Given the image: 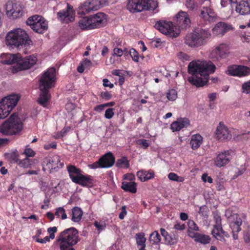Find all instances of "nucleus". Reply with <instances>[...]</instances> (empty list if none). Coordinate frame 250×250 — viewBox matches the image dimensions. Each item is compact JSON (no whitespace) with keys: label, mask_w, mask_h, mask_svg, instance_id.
<instances>
[{"label":"nucleus","mask_w":250,"mask_h":250,"mask_svg":"<svg viewBox=\"0 0 250 250\" xmlns=\"http://www.w3.org/2000/svg\"><path fill=\"white\" fill-rule=\"evenodd\" d=\"M103 85L105 87H109L110 88H112L113 87L114 85L113 83H110L109 80L107 79H104L103 80Z\"/></svg>","instance_id":"nucleus-64"},{"label":"nucleus","mask_w":250,"mask_h":250,"mask_svg":"<svg viewBox=\"0 0 250 250\" xmlns=\"http://www.w3.org/2000/svg\"><path fill=\"white\" fill-rule=\"evenodd\" d=\"M235 0H221V4L223 7H226L229 4H234Z\"/></svg>","instance_id":"nucleus-60"},{"label":"nucleus","mask_w":250,"mask_h":250,"mask_svg":"<svg viewBox=\"0 0 250 250\" xmlns=\"http://www.w3.org/2000/svg\"><path fill=\"white\" fill-rule=\"evenodd\" d=\"M200 17L209 22L216 19L217 15L212 8L210 0L206 1L205 5L201 7Z\"/></svg>","instance_id":"nucleus-11"},{"label":"nucleus","mask_w":250,"mask_h":250,"mask_svg":"<svg viewBox=\"0 0 250 250\" xmlns=\"http://www.w3.org/2000/svg\"><path fill=\"white\" fill-rule=\"evenodd\" d=\"M189 124V122L187 118L180 119L171 124V129L173 131H178L182 128L188 126Z\"/></svg>","instance_id":"nucleus-25"},{"label":"nucleus","mask_w":250,"mask_h":250,"mask_svg":"<svg viewBox=\"0 0 250 250\" xmlns=\"http://www.w3.org/2000/svg\"><path fill=\"white\" fill-rule=\"evenodd\" d=\"M210 34L208 30L197 29L193 32L187 35L185 38V42L191 47H197L204 44Z\"/></svg>","instance_id":"nucleus-7"},{"label":"nucleus","mask_w":250,"mask_h":250,"mask_svg":"<svg viewBox=\"0 0 250 250\" xmlns=\"http://www.w3.org/2000/svg\"><path fill=\"white\" fill-rule=\"evenodd\" d=\"M208 207L204 205L200 208L198 212L201 215L203 216H208Z\"/></svg>","instance_id":"nucleus-52"},{"label":"nucleus","mask_w":250,"mask_h":250,"mask_svg":"<svg viewBox=\"0 0 250 250\" xmlns=\"http://www.w3.org/2000/svg\"><path fill=\"white\" fill-rule=\"evenodd\" d=\"M6 43L13 47L20 48L31 45L32 42L25 30L18 28L7 33Z\"/></svg>","instance_id":"nucleus-5"},{"label":"nucleus","mask_w":250,"mask_h":250,"mask_svg":"<svg viewBox=\"0 0 250 250\" xmlns=\"http://www.w3.org/2000/svg\"><path fill=\"white\" fill-rule=\"evenodd\" d=\"M23 153L27 157H33L35 155V152L30 148H26Z\"/></svg>","instance_id":"nucleus-57"},{"label":"nucleus","mask_w":250,"mask_h":250,"mask_svg":"<svg viewBox=\"0 0 250 250\" xmlns=\"http://www.w3.org/2000/svg\"><path fill=\"white\" fill-rule=\"evenodd\" d=\"M214 229L211 231V234L217 240H222L224 239V236H227L226 232L223 230L222 226H214Z\"/></svg>","instance_id":"nucleus-28"},{"label":"nucleus","mask_w":250,"mask_h":250,"mask_svg":"<svg viewBox=\"0 0 250 250\" xmlns=\"http://www.w3.org/2000/svg\"><path fill=\"white\" fill-rule=\"evenodd\" d=\"M128 53L132 58L133 61L136 62H138L139 61L138 53L135 49L131 48L128 51Z\"/></svg>","instance_id":"nucleus-49"},{"label":"nucleus","mask_w":250,"mask_h":250,"mask_svg":"<svg viewBox=\"0 0 250 250\" xmlns=\"http://www.w3.org/2000/svg\"><path fill=\"white\" fill-rule=\"evenodd\" d=\"M75 12L73 6L69 3H67L65 9L60 11L57 13L58 18L62 22L68 23L75 20Z\"/></svg>","instance_id":"nucleus-13"},{"label":"nucleus","mask_w":250,"mask_h":250,"mask_svg":"<svg viewBox=\"0 0 250 250\" xmlns=\"http://www.w3.org/2000/svg\"><path fill=\"white\" fill-rule=\"evenodd\" d=\"M228 74L231 76L242 77L250 74V68L243 65H232L228 67Z\"/></svg>","instance_id":"nucleus-14"},{"label":"nucleus","mask_w":250,"mask_h":250,"mask_svg":"<svg viewBox=\"0 0 250 250\" xmlns=\"http://www.w3.org/2000/svg\"><path fill=\"white\" fill-rule=\"evenodd\" d=\"M5 9L9 18L17 19L22 15V8L19 3L8 1L5 5Z\"/></svg>","instance_id":"nucleus-12"},{"label":"nucleus","mask_w":250,"mask_h":250,"mask_svg":"<svg viewBox=\"0 0 250 250\" xmlns=\"http://www.w3.org/2000/svg\"><path fill=\"white\" fill-rule=\"evenodd\" d=\"M56 80V70L53 67L49 68L45 71L40 80L39 88L41 91L38 102L45 107L50 98L49 89L53 87Z\"/></svg>","instance_id":"nucleus-3"},{"label":"nucleus","mask_w":250,"mask_h":250,"mask_svg":"<svg viewBox=\"0 0 250 250\" xmlns=\"http://www.w3.org/2000/svg\"><path fill=\"white\" fill-rule=\"evenodd\" d=\"M90 17H84L79 21V26L81 29L83 30L84 29H91V22L90 21Z\"/></svg>","instance_id":"nucleus-36"},{"label":"nucleus","mask_w":250,"mask_h":250,"mask_svg":"<svg viewBox=\"0 0 250 250\" xmlns=\"http://www.w3.org/2000/svg\"><path fill=\"white\" fill-rule=\"evenodd\" d=\"M229 53V46L225 43H222L215 46L211 51L209 58L213 61L226 58Z\"/></svg>","instance_id":"nucleus-10"},{"label":"nucleus","mask_w":250,"mask_h":250,"mask_svg":"<svg viewBox=\"0 0 250 250\" xmlns=\"http://www.w3.org/2000/svg\"><path fill=\"white\" fill-rule=\"evenodd\" d=\"M6 159H7L10 163H18V152L15 150L11 153H6L5 155Z\"/></svg>","instance_id":"nucleus-39"},{"label":"nucleus","mask_w":250,"mask_h":250,"mask_svg":"<svg viewBox=\"0 0 250 250\" xmlns=\"http://www.w3.org/2000/svg\"><path fill=\"white\" fill-rule=\"evenodd\" d=\"M210 241V238L209 236L199 233L195 241L203 244H207L209 243Z\"/></svg>","instance_id":"nucleus-41"},{"label":"nucleus","mask_w":250,"mask_h":250,"mask_svg":"<svg viewBox=\"0 0 250 250\" xmlns=\"http://www.w3.org/2000/svg\"><path fill=\"white\" fill-rule=\"evenodd\" d=\"M190 26V21L188 14L185 12H179L176 15V26L170 21H160L155 24V27L162 33L171 38L179 36L180 29L186 30Z\"/></svg>","instance_id":"nucleus-2"},{"label":"nucleus","mask_w":250,"mask_h":250,"mask_svg":"<svg viewBox=\"0 0 250 250\" xmlns=\"http://www.w3.org/2000/svg\"><path fill=\"white\" fill-rule=\"evenodd\" d=\"M202 142V137L200 134H197L191 136L190 144L192 149L195 150L200 147Z\"/></svg>","instance_id":"nucleus-29"},{"label":"nucleus","mask_w":250,"mask_h":250,"mask_svg":"<svg viewBox=\"0 0 250 250\" xmlns=\"http://www.w3.org/2000/svg\"><path fill=\"white\" fill-rule=\"evenodd\" d=\"M216 137L219 140L223 141L230 139L231 135L228 127L220 123L216 130Z\"/></svg>","instance_id":"nucleus-19"},{"label":"nucleus","mask_w":250,"mask_h":250,"mask_svg":"<svg viewBox=\"0 0 250 250\" xmlns=\"http://www.w3.org/2000/svg\"><path fill=\"white\" fill-rule=\"evenodd\" d=\"M91 28L94 29L100 28L105 25L106 19L105 14L103 13H98L92 16H90Z\"/></svg>","instance_id":"nucleus-15"},{"label":"nucleus","mask_w":250,"mask_h":250,"mask_svg":"<svg viewBox=\"0 0 250 250\" xmlns=\"http://www.w3.org/2000/svg\"><path fill=\"white\" fill-rule=\"evenodd\" d=\"M57 231V228L56 227H53L52 228H49L47 229V232L49 233V237L51 239H54L55 238V234L54 233L56 232Z\"/></svg>","instance_id":"nucleus-54"},{"label":"nucleus","mask_w":250,"mask_h":250,"mask_svg":"<svg viewBox=\"0 0 250 250\" xmlns=\"http://www.w3.org/2000/svg\"><path fill=\"white\" fill-rule=\"evenodd\" d=\"M215 69V65L209 61H192L188 65V72L192 75L188 81L198 87L203 86L208 83L209 75L213 73Z\"/></svg>","instance_id":"nucleus-1"},{"label":"nucleus","mask_w":250,"mask_h":250,"mask_svg":"<svg viewBox=\"0 0 250 250\" xmlns=\"http://www.w3.org/2000/svg\"><path fill=\"white\" fill-rule=\"evenodd\" d=\"M136 186V183L134 182H123L121 188L125 191L135 193L137 191Z\"/></svg>","instance_id":"nucleus-31"},{"label":"nucleus","mask_w":250,"mask_h":250,"mask_svg":"<svg viewBox=\"0 0 250 250\" xmlns=\"http://www.w3.org/2000/svg\"><path fill=\"white\" fill-rule=\"evenodd\" d=\"M22 129V124L16 113H13L0 126V132L4 135L18 134Z\"/></svg>","instance_id":"nucleus-6"},{"label":"nucleus","mask_w":250,"mask_h":250,"mask_svg":"<svg viewBox=\"0 0 250 250\" xmlns=\"http://www.w3.org/2000/svg\"><path fill=\"white\" fill-rule=\"evenodd\" d=\"M37 61V59L34 56H30L24 59L21 56L18 62V68L20 70L29 69L36 63Z\"/></svg>","instance_id":"nucleus-18"},{"label":"nucleus","mask_w":250,"mask_h":250,"mask_svg":"<svg viewBox=\"0 0 250 250\" xmlns=\"http://www.w3.org/2000/svg\"><path fill=\"white\" fill-rule=\"evenodd\" d=\"M90 63V61L87 59H85L83 62V63L82 66H79L77 68V71L80 73H83L84 71V68L83 67V65H86L87 64Z\"/></svg>","instance_id":"nucleus-62"},{"label":"nucleus","mask_w":250,"mask_h":250,"mask_svg":"<svg viewBox=\"0 0 250 250\" xmlns=\"http://www.w3.org/2000/svg\"><path fill=\"white\" fill-rule=\"evenodd\" d=\"M42 19V16L39 15H34L30 17L26 21V23L33 29L35 24H37L40 20Z\"/></svg>","instance_id":"nucleus-38"},{"label":"nucleus","mask_w":250,"mask_h":250,"mask_svg":"<svg viewBox=\"0 0 250 250\" xmlns=\"http://www.w3.org/2000/svg\"><path fill=\"white\" fill-rule=\"evenodd\" d=\"M123 54V50L119 48H115L113 49V56L110 59V62L111 63H114V61L112 60L113 57L116 56L117 57H121Z\"/></svg>","instance_id":"nucleus-48"},{"label":"nucleus","mask_w":250,"mask_h":250,"mask_svg":"<svg viewBox=\"0 0 250 250\" xmlns=\"http://www.w3.org/2000/svg\"><path fill=\"white\" fill-rule=\"evenodd\" d=\"M160 231L161 235L164 237L165 239L166 243L169 245L174 244V242L173 241V239L164 229L161 228L160 229Z\"/></svg>","instance_id":"nucleus-42"},{"label":"nucleus","mask_w":250,"mask_h":250,"mask_svg":"<svg viewBox=\"0 0 250 250\" xmlns=\"http://www.w3.org/2000/svg\"><path fill=\"white\" fill-rule=\"evenodd\" d=\"M34 160L26 158L21 161L19 165L20 167L23 168H28L31 167V166L34 164Z\"/></svg>","instance_id":"nucleus-43"},{"label":"nucleus","mask_w":250,"mask_h":250,"mask_svg":"<svg viewBox=\"0 0 250 250\" xmlns=\"http://www.w3.org/2000/svg\"><path fill=\"white\" fill-rule=\"evenodd\" d=\"M188 229L191 230L198 231L199 227L193 220H189L188 222Z\"/></svg>","instance_id":"nucleus-50"},{"label":"nucleus","mask_w":250,"mask_h":250,"mask_svg":"<svg viewBox=\"0 0 250 250\" xmlns=\"http://www.w3.org/2000/svg\"><path fill=\"white\" fill-rule=\"evenodd\" d=\"M232 29L231 25L224 22H219L212 29V32L216 36H222Z\"/></svg>","instance_id":"nucleus-21"},{"label":"nucleus","mask_w":250,"mask_h":250,"mask_svg":"<svg viewBox=\"0 0 250 250\" xmlns=\"http://www.w3.org/2000/svg\"><path fill=\"white\" fill-rule=\"evenodd\" d=\"M114 115L113 108H108L105 111L104 117L107 119H111Z\"/></svg>","instance_id":"nucleus-51"},{"label":"nucleus","mask_w":250,"mask_h":250,"mask_svg":"<svg viewBox=\"0 0 250 250\" xmlns=\"http://www.w3.org/2000/svg\"><path fill=\"white\" fill-rule=\"evenodd\" d=\"M55 215L58 217H61L62 219H65L67 218V215L65 209L62 207H59L56 209Z\"/></svg>","instance_id":"nucleus-45"},{"label":"nucleus","mask_w":250,"mask_h":250,"mask_svg":"<svg viewBox=\"0 0 250 250\" xmlns=\"http://www.w3.org/2000/svg\"><path fill=\"white\" fill-rule=\"evenodd\" d=\"M80 241L78 230L74 227L62 231L57 239L60 250H75L73 246L77 245Z\"/></svg>","instance_id":"nucleus-4"},{"label":"nucleus","mask_w":250,"mask_h":250,"mask_svg":"<svg viewBox=\"0 0 250 250\" xmlns=\"http://www.w3.org/2000/svg\"><path fill=\"white\" fill-rule=\"evenodd\" d=\"M100 167L106 168L112 167L115 163V158L110 152H107L99 159Z\"/></svg>","instance_id":"nucleus-22"},{"label":"nucleus","mask_w":250,"mask_h":250,"mask_svg":"<svg viewBox=\"0 0 250 250\" xmlns=\"http://www.w3.org/2000/svg\"><path fill=\"white\" fill-rule=\"evenodd\" d=\"M67 170L69 174L70 178L73 182V178H78L79 175L81 174V170L77 168L73 165H70L67 167Z\"/></svg>","instance_id":"nucleus-32"},{"label":"nucleus","mask_w":250,"mask_h":250,"mask_svg":"<svg viewBox=\"0 0 250 250\" xmlns=\"http://www.w3.org/2000/svg\"><path fill=\"white\" fill-rule=\"evenodd\" d=\"M167 97L170 101H173L175 100L177 98V91L173 89L168 90L167 94Z\"/></svg>","instance_id":"nucleus-47"},{"label":"nucleus","mask_w":250,"mask_h":250,"mask_svg":"<svg viewBox=\"0 0 250 250\" xmlns=\"http://www.w3.org/2000/svg\"><path fill=\"white\" fill-rule=\"evenodd\" d=\"M19 59H21V55L19 54H8V59L3 61V63L6 64L17 63V65H18Z\"/></svg>","instance_id":"nucleus-33"},{"label":"nucleus","mask_w":250,"mask_h":250,"mask_svg":"<svg viewBox=\"0 0 250 250\" xmlns=\"http://www.w3.org/2000/svg\"><path fill=\"white\" fill-rule=\"evenodd\" d=\"M11 110L5 105L2 102H0V119L5 118L9 114Z\"/></svg>","instance_id":"nucleus-37"},{"label":"nucleus","mask_w":250,"mask_h":250,"mask_svg":"<svg viewBox=\"0 0 250 250\" xmlns=\"http://www.w3.org/2000/svg\"><path fill=\"white\" fill-rule=\"evenodd\" d=\"M235 10L242 15H247L250 13V0H235Z\"/></svg>","instance_id":"nucleus-17"},{"label":"nucleus","mask_w":250,"mask_h":250,"mask_svg":"<svg viewBox=\"0 0 250 250\" xmlns=\"http://www.w3.org/2000/svg\"><path fill=\"white\" fill-rule=\"evenodd\" d=\"M139 143H138L139 145H142L144 148L146 149L147 148L148 146H149L150 143L149 141L145 140V139H142L139 141Z\"/></svg>","instance_id":"nucleus-58"},{"label":"nucleus","mask_w":250,"mask_h":250,"mask_svg":"<svg viewBox=\"0 0 250 250\" xmlns=\"http://www.w3.org/2000/svg\"><path fill=\"white\" fill-rule=\"evenodd\" d=\"M149 240L153 242V244H158L160 242V235L157 231H154L150 234Z\"/></svg>","instance_id":"nucleus-44"},{"label":"nucleus","mask_w":250,"mask_h":250,"mask_svg":"<svg viewBox=\"0 0 250 250\" xmlns=\"http://www.w3.org/2000/svg\"><path fill=\"white\" fill-rule=\"evenodd\" d=\"M231 151H225L218 154L214 160V165L218 167L227 165L231 159Z\"/></svg>","instance_id":"nucleus-16"},{"label":"nucleus","mask_w":250,"mask_h":250,"mask_svg":"<svg viewBox=\"0 0 250 250\" xmlns=\"http://www.w3.org/2000/svg\"><path fill=\"white\" fill-rule=\"evenodd\" d=\"M225 216L227 218L229 227L232 230L233 239H238L237 233L241 230L240 226L242 224V219L239 217L237 213H233L230 209L226 211Z\"/></svg>","instance_id":"nucleus-9"},{"label":"nucleus","mask_w":250,"mask_h":250,"mask_svg":"<svg viewBox=\"0 0 250 250\" xmlns=\"http://www.w3.org/2000/svg\"><path fill=\"white\" fill-rule=\"evenodd\" d=\"M186 5L188 8L192 10L195 8V2L194 0H186Z\"/></svg>","instance_id":"nucleus-56"},{"label":"nucleus","mask_w":250,"mask_h":250,"mask_svg":"<svg viewBox=\"0 0 250 250\" xmlns=\"http://www.w3.org/2000/svg\"><path fill=\"white\" fill-rule=\"evenodd\" d=\"M20 97L18 94H11L4 97L1 101L12 110L17 104Z\"/></svg>","instance_id":"nucleus-24"},{"label":"nucleus","mask_w":250,"mask_h":250,"mask_svg":"<svg viewBox=\"0 0 250 250\" xmlns=\"http://www.w3.org/2000/svg\"><path fill=\"white\" fill-rule=\"evenodd\" d=\"M168 178L169 180L179 182H183L184 178L183 177L179 176L175 173L170 172L168 174Z\"/></svg>","instance_id":"nucleus-46"},{"label":"nucleus","mask_w":250,"mask_h":250,"mask_svg":"<svg viewBox=\"0 0 250 250\" xmlns=\"http://www.w3.org/2000/svg\"><path fill=\"white\" fill-rule=\"evenodd\" d=\"M100 96L104 100L107 101L111 99L112 95L110 92L108 91H103L100 94Z\"/></svg>","instance_id":"nucleus-53"},{"label":"nucleus","mask_w":250,"mask_h":250,"mask_svg":"<svg viewBox=\"0 0 250 250\" xmlns=\"http://www.w3.org/2000/svg\"><path fill=\"white\" fill-rule=\"evenodd\" d=\"M202 179L204 182H208L209 183H212V179L210 176H208L206 173L203 174L202 176Z\"/></svg>","instance_id":"nucleus-63"},{"label":"nucleus","mask_w":250,"mask_h":250,"mask_svg":"<svg viewBox=\"0 0 250 250\" xmlns=\"http://www.w3.org/2000/svg\"><path fill=\"white\" fill-rule=\"evenodd\" d=\"M83 212L82 209L78 207H75L72 209L71 220L74 222H79L82 219Z\"/></svg>","instance_id":"nucleus-30"},{"label":"nucleus","mask_w":250,"mask_h":250,"mask_svg":"<svg viewBox=\"0 0 250 250\" xmlns=\"http://www.w3.org/2000/svg\"><path fill=\"white\" fill-rule=\"evenodd\" d=\"M43 162L46 163L48 168L51 169L62 168L63 167V164L61 163L60 158L57 155L50 156L45 158Z\"/></svg>","instance_id":"nucleus-20"},{"label":"nucleus","mask_w":250,"mask_h":250,"mask_svg":"<svg viewBox=\"0 0 250 250\" xmlns=\"http://www.w3.org/2000/svg\"><path fill=\"white\" fill-rule=\"evenodd\" d=\"M158 6L156 0H128L127 9L132 13L155 10Z\"/></svg>","instance_id":"nucleus-8"},{"label":"nucleus","mask_w":250,"mask_h":250,"mask_svg":"<svg viewBox=\"0 0 250 250\" xmlns=\"http://www.w3.org/2000/svg\"><path fill=\"white\" fill-rule=\"evenodd\" d=\"M177 57L179 59L182 60V61L188 60L189 59V57L183 52H179L177 54Z\"/></svg>","instance_id":"nucleus-59"},{"label":"nucleus","mask_w":250,"mask_h":250,"mask_svg":"<svg viewBox=\"0 0 250 250\" xmlns=\"http://www.w3.org/2000/svg\"><path fill=\"white\" fill-rule=\"evenodd\" d=\"M93 11L90 4L87 0L79 6L78 13L79 14L85 15Z\"/></svg>","instance_id":"nucleus-35"},{"label":"nucleus","mask_w":250,"mask_h":250,"mask_svg":"<svg viewBox=\"0 0 250 250\" xmlns=\"http://www.w3.org/2000/svg\"><path fill=\"white\" fill-rule=\"evenodd\" d=\"M47 21L42 17V19L37 24H35L32 29L37 33L42 34L47 30Z\"/></svg>","instance_id":"nucleus-26"},{"label":"nucleus","mask_w":250,"mask_h":250,"mask_svg":"<svg viewBox=\"0 0 250 250\" xmlns=\"http://www.w3.org/2000/svg\"><path fill=\"white\" fill-rule=\"evenodd\" d=\"M73 182L79 184L83 187H91L93 186V180L89 175H79L78 178H73Z\"/></svg>","instance_id":"nucleus-23"},{"label":"nucleus","mask_w":250,"mask_h":250,"mask_svg":"<svg viewBox=\"0 0 250 250\" xmlns=\"http://www.w3.org/2000/svg\"><path fill=\"white\" fill-rule=\"evenodd\" d=\"M136 243L138 246H140L139 250H146L145 249L146 239L145 235L143 233H139L136 234Z\"/></svg>","instance_id":"nucleus-34"},{"label":"nucleus","mask_w":250,"mask_h":250,"mask_svg":"<svg viewBox=\"0 0 250 250\" xmlns=\"http://www.w3.org/2000/svg\"><path fill=\"white\" fill-rule=\"evenodd\" d=\"M116 166L117 167L120 168L123 167L128 168L129 166V164L126 157H122L117 160Z\"/></svg>","instance_id":"nucleus-40"},{"label":"nucleus","mask_w":250,"mask_h":250,"mask_svg":"<svg viewBox=\"0 0 250 250\" xmlns=\"http://www.w3.org/2000/svg\"><path fill=\"white\" fill-rule=\"evenodd\" d=\"M242 89L244 93H250V81L243 84Z\"/></svg>","instance_id":"nucleus-55"},{"label":"nucleus","mask_w":250,"mask_h":250,"mask_svg":"<svg viewBox=\"0 0 250 250\" xmlns=\"http://www.w3.org/2000/svg\"><path fill=\"white\" fill-rule=\"evenodd\" d=\"M244 240L245 243H249L250 242V231L248 230L244 232Z\"/></svg>","instance_id":"nucleus-61"},{"label":"nucleus","mask_w":250,"mask_h":250,"mask_svg":"<svg viewBox=\"0 0 250 250\" xmlns=\"http://www.w3.org/2000/svg\"><path fill=\"white\" fill-rule=\"evenodd\" d=\"M137 176L141 181H146L153 178L154 172L151 170L148 171L142 170L137 172Z\"/></svg>","instance_id":"nucleus-27"}]
</instances>
